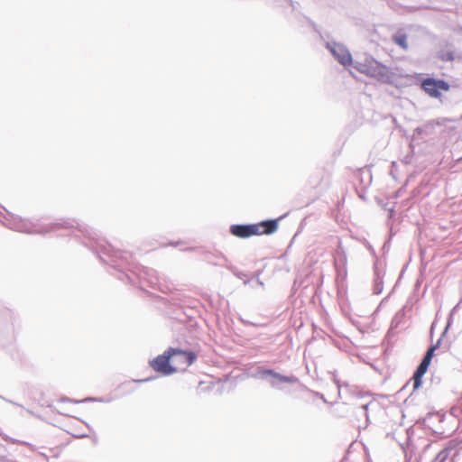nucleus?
Listing matches in <instances>:
<instances>
[{
    "instance_id": "obj_1",
    "label": "nucleus",
    "mask_w": 462,
    "mask_h": 462,
    "mask_svg": "<svg viewBox=\"0 0 462 462\" xmlns=\"http://www.w3.org/2000/svg\"><path fill=\"white\" fill-rule=\"evenodd\" d=\"M197 359V355L192 351H184L169 347L155 358L150 361V366L157 373L170 375L183 372Z\"/></svg>"
},
{
    "instance_id": "obj_2",
    "label": "nucleus",
    "mask_w": 462,
    "mask_h": 462,
    "mask_svg": "<svg viewBox=\"0 0 462 462\" xmlns=\"http://www.w3.org/2000/svg\"><path fill=\"white\" fill-rule=\"evenodd\" d=\"M278 220H264L250 225H232L230 233L239 238H248L254 236L271 235L278 229Z\"/></svg>"
},
{
    "instance_id": "obj_3",
    "label": "nucleus",
    "mask_w": 462,
    "mask_h": 462,
    "mask_svg": "<svg viewBox=\"0 0 462 462\" xmlns=\"http://www.w3.org/2000/svg\"><path fill=\"white\" fill-rule=\"evenodd\" d=\"M355 68L360 73L377 79H383L388 74V68L370 56L365 57L363 61H357Z\"/></svg>"
},
{
    "instance_id": "obj_4",
    "label": "nucleus",
    "mask_w": 462,
    "mask_h": 462,
    "mask_svg": "<svg viewBox=\"0 0 462 462\" xmlns=\"http://www.w3.org/2000/svg\"><path fill=\"white\" fill-rule=\"evenodd\" d=\"M420 88L430 97L438 98L442 91H448L450 87L445 80L428 78L421 81Z\"/></svg>"
},
{
    "instance_id": "obj_5",
    "label": "nucleus",
    "mask_w": 462,
    "mask_h": 462,
    "mask_svg": "<svg viewBox=\"0 0 462 462\" xmlns=\"http://www.w3.org/2000/svg\"><path fill=\"white\" fill-rule=\"evenodd\" d=\"M436 348H437V346H433L428 349L421 363L420 364L417 370L415 371L413 377H412L414 390L418 389L421 385V379L430 365V362H431V359H432V356L434 355V351L436 350Z\"/></svg>"
},
{
    "instance_id": "obj_6",
    "label": "nucleus",
    "mask_w": 462,
    "mask_h": 462,
    "mask_svg": "<svg viewBox=\"0 0 462 462\" xmlns=\"http://www.w3.org/2000/svg\"><path fill=\"white\" fill-rule=\"evenodd\" d=\"M331 51L342 65L349 66L352 64V56L350 52L344 47L337 45L331 48Z\"/></svg>"
},
{
    "instance_id": "obj_7",
    "label": "nucleus",
    "mask_w": 462,
    "mask_h": 462,
    "mask_svg": "<svg viewBox=\"0 0 462 462\" xmlns=\"http://www.w3.org/2000/svg\"><path fill=\"white\" fill-rule=\"evenodd\" d=\"M393 41L395 44L403 50L408 49L407 35L403 32H398L393 36Z\"/></svg>"
},
{
    "instance_id": "obj_8",
    "label": "nucleus",
    "mask_w": 462,
    "mask_h": 462,
    "mask_svg": "<svg viewBox=\"0 0 462 462\" xmlns=\"http://www.w3.org/2000/svg\"><path fill=\"white\" fill-rule=\"evenodd\" d=\"M260 374L263 376H266V375L273 376V377L278 379L280 382H283V383H289V382L291 381L290 377L282 375V374L274 372L273 370H270V369L263 370V371L260 372Z\"/></svg>"
}]
</instances>
